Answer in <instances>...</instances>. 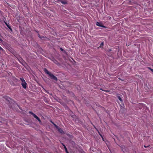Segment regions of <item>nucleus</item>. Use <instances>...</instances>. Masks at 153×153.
Listing matches in <instances>:
<instances>
[{
	"label": "nucleus",
	"instance_id": "f257e3e1",
	"mask_svg": "<svg viewBox=\"0 0 153 153\" xmlns=\"http://www.w3.org/2000/svg\"><path fill=\"white\" fill-rule=\"evenodd\" d=\"M21 81V85L22 87L25 89H26L27 88V83L24 78L22 77L20 78Z\"/></svg>",
	"mask_w": 153,
	"mask_h": 153
},
{
	"label": "nucleus",
	"instance_id": "7ed1b4c3",
	"mask_svg": "<svg viewBox=\"0 0 153 153\" xmlns=\"http://www.w3.org/2000/svg\"><path fill=\"white\" fill-rule=\"evenodd\" d=\"M49 76L51 79L56 81H57V78L53 74L51 73V74H50Z\"/></svg>",
	"mask_w": 153,
	"mask_h": 153
},
{
	"label": "nucleus",
	"instance_id": "6ab92c4d",
	"mask_svg": "<svg viewBox=\"0 0 153 153\" xmlns=\"http://www.w3.org/2000/svg\"><path fill=\"white\" fill-rule=\"evenodd\" d=\"M0 40H1V41H2V40H1V39H0Z\"/></svg>",
	"mask_w": 153,
	"mask_h": 153
},
{
	"label": "nucleus",
	"instance_id": "4468645a",
	"mask_svg": "<svg viewBox=\"0 0 153 153\" xmlns=\"http://www.w3.org/2000/svg\"><path fill=\"white\" fill-rule=\"evenodd\" d=\"M60 50H61V51H63V49H62V48H60Z\"/></svg>",
	"mask_w": 153,
	"mask_h": 153
},
{
	"label": "nucleus",
	"instance_id": "dca6fc26",
	"mask_svg": "<svg viewBox=\"0 0 153 153\" xmlns=\"http://www.w3.org/2000/svg\"><path fill=\"white\" fill-rule=\"evenodd\" d=\"M53 62L54 63H56V60H55L54 61H53Z\"/></svg>",
	"mask_w": 153,
	"mask_h": 153
},
{
	"label": "nucleus",
	"instance_id": "9d476101",
	"mask_svg": "<svg viewBox=\"0 0 153 153\" xmlns=\"http://www.w3.org/2000/svg\"><path fill=\"white\" fill-rule=\"evenodd\" d=\"M29 113L31 114H32L33 117H34V114H34L33 113V112H32L31 111H30L29 112Z\"/></svg>",
	"mask_w": 153,
	"mask_h": 153
},
{
	"label": "nucleus",
	"instance_id": "6e6552de",
	"mask_svg": "<svg viewBox=\"0 0 153 153\" xmlns=\"http://www.w3.org/2000/svg\"><path fill=\"white\" fill-rule=\"evenodd\" d=\"M61 2L62 4H66L67 3L66 1H63V0L61 1Z\"/></svg>",
	"mask_w": 153,
	"mask_h": 153
},
{
	"label": "nucleus",
	"instance_id": "0eeeda50",
	"mask_svg": "<svg viewBox=\"0 0 153 153\" xmlns=\"http://www.w3.org/2000/svg\"><path fill=\"white\" fill-rule=\"evenodd\" d=\"M62 145H63V146H64V147L65 150V152H66V153H68V152L67 151V149L66 148L65 146V145H63V144H62Z\"/></svg>",
	"mask_w": 153,
	"mask_h": 153
},
{
	"label": "nucleus",
	"instance_id": "20e7f679",
	"mask_svg": "<svg viewBox=\"0 0 153 153\" xmlns=\"http://www.w3.org/2000/svg\"><path fill=\"white\" fill-rule=\"evenodd\" d=\"M34 117L36 118L40 123L41 122V121L39 118L36 114H34Z\"/></svg>",
	"mask_w": 153,
	"mask_h": 153
},
{
	"label": "nucleus",
	"instance_id": "423d86ee",
	"mask_svg": "<svg viewBox=\"0 0 153 153\" xmlns=\"http://www.w3.org/2000/svg\"><path fill=\"white\" fill-rule=\"evenodd\" d=\"M45 71V72L48 74L49 75L51 74V73H50L46 69H45L44 70Z\"/></svg>",
	"mask_w": 153,
	"mask_h": 153
},
{
	"label": "nucleus",
	"instance_id": "f03ea898",
	"mask_svg": "<svg viewBox=\"0 0 153 153\" xmlns=\"http://www.w3.org/2000/svg\"><path fill=\"white\" fill-rule=\"evenodd\" d=\"M52 123L54 124L55 126L56 127V128H57L58 130V131L61 133H63V131L58 126H56V125L54 124L53 122H52Z\"/></svg>",
	"mask_w": 153,
	"mask_h": 153
},
{
	"label": "nucleus",
	"instance_id": "9b49d317",
	"mask_svg": "<svg viewBox=\"0 0 153 153\" xmlns=\"http://www.w3.org/2000/svg\"><path fill=\"white\" fill-rule=\"evenodd\" d=\"M118 98L121 101H122V99L120 97H118Z\"/></svg>",
	"mask_w": 153,
	"mask_h": 153
},
{
	"label": "nucleus",
	"instance_id": "2eb2a0df",
	"mask_svg": "<svg viewBox=\"0 0 153 153\" xmlns=\"http://www.w3.org/2000/svg\"><path fill=\"white\" fill-rule=\"evenodd\" d=\"M2 48L0 46V50H2Z\"/></svg>",
	"mask_w": 153,
	"mask_h": 153
},
{
	"label": "nucleus",
	"instance_id": "ddd939ff",
	"mask_svg": "<svg viewBox=\"0 0 153 153\" xmlns=\"http://www.w3.org/2000/svg\"><path fill=\"white\" fill-rule=\"evenodd\" d=\"M6 24L7 26V27H8V28H9L10 29V30H11V29L10 28V27L9 25H8L7 24Z\"/></svg>",
	"mask_w": 153,
	"mask_h": 153
},
{
	"label": "nucleus",
	"instance_id": "39448f33",
	"mask_svg": "<svg viewBox=\"0 0 153 153\" xmlns=\"http://www.w3.org/2000/svg\"><path fill=\"white\" fill-rule=\"evenodd\" d=\"M96 25H97L98 26L102 27H104V26L102 25L100 23L98 22H96Z\"/></svg>",
	"mask_w": 153,
	"mask_h": 153
},
{
	"label": "nucleus",
	"instance_id": "1a4fd4ad",
	"mask_svg": "<svg viewBox=\"0 0 153 153\" xmlns=\"http://www.w3.org/2000/svg\"><path fill=\"white\" fill-rule=\"evenodd\" d=\"M104 43L103 42H102L101 43L100 46V47L101 48L102 46L104 45Z\"/></svg>",
	"mask_w": 153,
	"mask_h": 153
},
{
	"label": "nucleus",
	"instance_id": "a211bd4d",
	"mask_svg": "<svg viewBox=\"0 0 153 153\" xmlns=\"http://www.w3.org/2000/svg\"><path fill=\"white\" fill-rule=\"evenodd\" d=\"M144 147H146V146H144Z\"/></svg>",
	"mask_w": 153,
	"mask_h": 153
},
{
	"label": "nucleus",
	"instance_id": "f8f14e48",
	"mask_svg": "<svg viewBox=\"0 0 153 153\" xmlns=\"http://www.w3.org/2000/svg\"><path fill=\"white\" fill-rule=\"evenodd\" d=\"M148 68L151 71H152V72H153V69H151L150 68Z\"/></svg>",
	"mask_w": 153,
	"mask_h": 153
},
{
	"label": "nucleus",
	"instance_id": "f3484780",
	"mask_svg": "<svg viewBox=\"0 0 153 153\" xmlns=\"http://www.w3.org/2000/svg\"><path fill=\"white\" fill-rule=\"evenodd\" d=\"M103 91H106V92H107V91H105V90H104Z\"/></svg>",
	"mask_w": 153,
	"mask_h": 153
}]
</instances>
